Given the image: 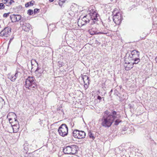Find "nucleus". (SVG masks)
I'll use <instances>...</instances> for the list:
<instances>
[{
  "label": "nucleus",
  "instance_id": "obj_1",
  "mask_svg": "<svg viewBox=\"0 0 157 157\" xmlns=\"http://www.w3.org/2000/svg\"><path fill=\"white\" fill-rule=\"evenodd\" d=\"M117 116L118 115L115 111H112L111 113L106 111L101 119L102 126L105 128L110 127Z\"/></svg>",
  "mask_w": 157,
  "mask_h": 157
},
{
  "label": "nucleus",
  "instance_id": "obj_2",
  "mask_svg": "<svg viewBox=\"0 0 157 157\" xmlns=\"http://www.w3.org/2000/svg\"><path fill=\"white\" fill-rule=\"evenodd\" d=\"M25 86L26 88L29 89H31L32 88H36L37 85L34 77L29 76L26 79Z\"/></svg>",
  "mask_w": 157,
  "mask_h": 157
},
{
  "label": "nucleus",
  "instance_id": "obj_3",
  "mask_svg": "<svg viewBox=\"0 0 157 157\" xmlns=\"http://www.w3.org/2000/svg\"><path fill=\"white\" fill-rule=\"evenodd\" d=\"M78 148L76 145L68 146L64 147L63 151L65 154H74L77 152Z\"/></svg>",
  "mask_w": 157,
  "mask_h": 157
},
{
  "label": "nucleus",
  "instance_id": "obj_4",
  "mask_svg": "<svg viewBox=\"0 0 157 157\" xmlns=\"http://www.w3.org/2000/svg\"><path fill=\"white\" fill-rule=\"evenodd\" d=\"M68 128L67 126L65 124H62L59 128L58 132L59 135L63 137L67 135Z\"/></svg>",
  "mask_w": 157,
  "mask_h": 157
},
{
  "label": "nucleus",
  "instance_id": "obj_5",
  "mask_svg": "<svg viewBox=\"0 0 157 157\" xmlns=\"http://www.w3.org/2000/svg\"><path fill=\"white\" fill-rule=\"evenodd\" d=\"M89 12L90 19L91 20L89 22H90L91 25H93L95 23L96 21H98L97 17L99 15L95 10L92 9Z\"/></svg>",
  "mask_w": 157,
  "mask_h": 157
},
{
  "label": "nucleus",
  "instance_id": "obj_6",
  "mask_svg": "<svg viewBox=\"0 0 157 157\" xmlns=\"http://www.w3.org/2000/svg\"><path fill=\"white\" fill-rule=\"evenodd\" d=\"M90 13H89L87 15L85 16L82 19H78V24L79 26H82L90 21L91 20L90 19Z\"/></svg>",
  "mask_w": 157,
  "mask_h": 157
},
{
  "label": "nucleus",
  "instance_id": "obj_7",
  "mask_svg": "<svg viewBox=\"0 0 157 157\" xmlns=\"http://www.w3.org/2000/svg\"><path fill=\"white\" fill-rule=\"evenodd\" d=\"M73 136L78 139L84 138L86 136V133L84 132L78 130H74L72 133Z\"/></svg>",
  "mask_w": 157,
  "mask_h": 157
},
{
  "label": "nucleus",
  "instance_id": "obj_8",
  "mask_svg": "<svg viewBox=\"0 0 157 157\" xmlns=\"http://www.w3.org/2000/svg\"><path fill=\"white\" fill-rule=\"evenodd\" d=\"M25 19L22 18L21 20L20 21V24L22 25L23 29L26 32H28L31 28V25L29 23L24 22Z\"/></svg>",
  "mask_w": 157,
  "mask_h": 157
},
{
  "label": "nucleus",
  "instance_id": "obj_9",
  "mask_svg": "<svg viewBox=\"0 0 157 157\" xmlns=\"http://www.w3.org/2000/svg\"><path fill=\"white\" fill-rule=\"evenodd\" d=\"M11 28L9 27H6L3 30H2L0 33V36L7 37L11 34Z\"/></svg>",
  "mask_w": 157,
  "mask_h": 157
},
{
  "label": "nucleus",
  "instance_id": "obj_10",
  "mask_svg": "<svg viewBox=\"0 0 157 157\" xmlns=\"http://www.w3.org/2000/svg\"><path fill=\"white\" fill-rule=\"evenodd\" d=\"M113 20L116 25L120 24L122 21L121 14L119 12H117L113 16Z\"/></svg>",
  "mask_w": 157,
  "mask_h": 157
},
{
  "label": "nucleus",
  "instance_id": "obj_11",
  "mask_svg": "<svg viewBox=\"0 0 157 157\" xmlns=\"http://www.w3.org/2000/svg\"><path fill=\"white\" fill-rule=\"evenodd\" d=\"M10 18L12 22L18 21L20 20H21L22 18L20 15L13 14L10 16Z\"/></svg>",
  "mask_w": 157,
  "mask_h": 157
},
{
  "label": "nucleus",
  "instance_id": "obj_12",
  "mask_svg": "<svg viewBox=\"0 0 157 157\" xmlns=\"http://www.w3.org/2000/svg\"><path fill=\"white\" fill-rule=\"evenodd\" d=\"M8 78L12 82L15 81L18 76L17 72H16L14 75H12L11 73H9L8 75Z\"/></svg>",
  "mask_w": 157,
  "mask_h": 157
},
{
  "label": "nucleus",
  "instance_id": "obj_13",
  "mask_svg": "<svg viewBox=\"0 0 157 157\" xmlns=\"http://www.w3.org/2000/svg\"><path fill=\"white\" fill-rule=\"evenodd\" d=\"M131 56L134 57H139L140 52L136 50H133L131 52Z\"/></svg>",
  "mask_w": 157,
  "mask_h": 157
},
{
  "label": "nucleus",
  "instance_id": "obj_14",
  "mask_svg": "<svg viewBox=\"0 0 157 157\" xmlns=\"http://www.w3.org/2000/svg\"><path fill=\"white\" fill-rule=\"evenodd\" d=\"M82 78L85 84L84 87H85V86L86 85L87 87H88V86L87 85V83H88V84L89 83V78L88 76L85 75H84Z\"/></svg>",
  "mask_w": 157,
  "mask_h": 157
},
{
  "label": "nucleus",
  "instance_id": "obj_15",
  "mask_svg": "<svg viewBox=\"0 0 157 157\" xmlns=\"http://www.w3.org/2000/svg\"><path fill=\"white\" fill-rule=\"evenodd\" d=\"M117 114L118 116H117V117L115 119V121H114V125H118L119 123L122 121L119 119V118L121 117V116L118 114Z\"/></svg>",
  "mask_w": 157,
  "mask_h": 157
},
{
  "label": "nucleus",
  "instance_id": "obj_16",
  "mask_svg": "<svg viewBox=\"0 0 157 157\" xmlns=\"http://www.w3.org/2000/svg\"><path fill=\"white\" fill-rule=\"evenodd\" d=\"M35 3V2L33 0H32L30 2H28L25 5L26 7H28L29 6H33Z\"/></svg>",
  "mask_w": 157,
  "mask_h": 157
},
{
  "label": "nucleus",
  "instance_id": "obj_17",
  "mask_svg": "<svg viewBox=\"0 0 157 157\" xmlns=\"http://www.w3.org/2000/svg\"><path fill=\"white\" fill-rule=\"evenodd\" d=\"M67 15L68 17L71 18L74 15V13L72 11L70 10L67 11Z\"/></svg>",
  "mask_w": 157,
  "mask_h": 157
},
{
  "label": "nucleus",
  "instance_id": "obj_18",
  "mask_svg": "<svg viewBox=\"0 0 157 157\" xmlns=\"http://www.w3.org/2000/svg\"><path fill=\"white\" fill-rule=\"evenodd\" d=\"M133 60H134V62L132 63V65H133V66L134 64H138L140 60V58L138 57H134Z\"/></svg>",
  "mask_w": 157,
  "mask_h": 157
},
{
  "label": "nucleus",
  "instance_id": "obj_19",
  "mask_svg": "<svg viewBox=\"0 0 157 157\" xmlns=\"http://www.w3.org/2000/svg\"><path fill=\"white\" fill-rule=\"evenodd\" d=\"M127 56H128V59L129 60H133L134 57H133L131 55H130V54H129L127 53L126 54V55L125 56V57H127Z\"/></svg>",
  "mask_w": 157,
  "mask_h": 157
},
{
  "label": "nucleus",
  "instance_id": "obj_20",
  "mask_svg": "<svg viewBox=\"0 0 157 157\" xmlns=\"http://www.w3.org/2000/svg\"><path fill=\"white\" fill-rule=\"evenodd\" d=\"M2 2L4 4H6L7 6H9V0H2Z\"/></svg>",
  "mask_w": 157,
  "mask_h": 157
},
{
  "label": "nucleus",
  "instance_id": "obj_21",
  "mask_svg": "<svg viewBox=\"0 0 157 157\" xmlns=\"http://www.w3.org/2000/svg\"><path fill=\"white\" fill-rule=\"evenodd\" d=\"M89 136L90 138H91L92 140H94L95 137L94 136L92 132L91 131L89 132Z\"/></svg>",
  "mask_w": 157,
  "mask_h": 157
},
{
  "label": "nucleus",
  "instance_id": "obj_22",
  "mask_svg": "<svg viewBox=\"0 0 157 157\" xmlns=\"http://www.w3.org/2000/svg\"><path fill=\"white\" fill-rule=\"evenodd\" d=\"M133 67V65L131 64L130 67H128V66H127L125 67V70L126 71H128L131 69Z\"/></svg>",
  "mask_w": 157,
  "mask_h": 157
},
{
  "label": "nucleus",
  "instance_id": "obj_23",
  "mask_svg": "<svg viewBox=\"0 0 157 157\" xmlns=\"http://www.w3.org/2000/svg\"><path fill=\"white\" fill-rule=\"evenodd\" d=\"M5 5L3 3H0V10H3L4 9Z\"/></svg>",
  "mask_w": 157,
  "mask_h": 157
},
{
  "label": "nucleus",
  "instance_id": "obj_24",
  "mask_svg": "<svg viewBox=\"0 0 157 157\" xmlns=\"http://www.w3.org/2000/svg\"><path fill=\"white\" fill-rule=\"evenodd\" d=\"M33 13V10L31 9H29L28 10V14L29 15H31Z\"/></svg>",
  "mask_w": 157,
  "mask_h": 157
},
{
  "label": "nucleus",
  "instance_id": "obj_25",
  "mask_svg": "<svg viewBox=\"0 0 157 157\" xmlns=\"http://www.w3.org/2000/svg\"><path fill=\"white\" fill-rule=\"evenodd\" d=\"M10 13H5L3 15V17H6L9 16Z\"/></svg>",
  "mask_w": 157,
  "mask_h": 157
},
{
  "label": "nucleus",
  "instance_id": "obj_26",
  "mask_svg": "<svg viewBox=\"0 0 157 157\" xmlns=\"http://www.w3.org/2000/svg\"><path fill=\"white\" fill-rule=\"evenodd\" d=\"M64 3L63 2H61L60 1V0H59V2H58V4L59 5V6H61V7H62V6L63 5V3Z\"/></svg>",
  "mask_w": 157,
  "mask_h": 157
},
{
  "label": "nucleus",
  "instance_id": "obj_27",
  "mask_svg": "<svg viewBox=\"0 0 157 157\" xmlns=\"http://www.w3.org/2000/svg\"><path fill=\"white\" fill-rule=\"evenodd\" d=\"M10 115H13L14 116H16V115L14 113H9L8 115L7 116V117H8L9 116H10Z\"/></svg>",
  "mask_w": 157,
  "mask_h": 157
},
{
  "label": "nucleus",
  "instance_id": "obj_28",
  "mask_svg": "<svg viewBox=\"0 0 157 157\" xmlns=\"http://www.w3.org/2000/svg\"><path fill=\"white\" fill-rule=\"evenodd\" d=\"M14 2L13 0H9V6L11 5L12 3Z\"/></svg>",
  "mask_w": 157,
  "mask_h": 157
},
{
  "label": "nucleus",
  "instance_id": "obj_29",
  "mask_svg": "<svg viewBox=\"0 0 157 157\" xmlns=\"http://www.w3.org/2000/svg\"><path fill=\"white\" fill-rule=\"evenodd\" d=\"M39 9H35L34 10V12L35 14L37 13L38 12V11L39 10Z\"/></svg>",
  "mask_w": 157,
  "mask_h": 157
},
{
  "label": "nucleus",
  "instance_id": "obj_30",
  "mask_svg": "<svg viewBox=\"0 0 157 157\" xmlns=\"http://www.w3.org/2000/svg\"><path fill=\"white\" fill-rule=\"evenodd\" d=\"M102 98L103 99V100H104V98H101L99 96H98L97 97V99L100 100H101V99Z\"/></svg>",
  "mask_w": 157,
  "mask_h": 157
},
{
  "label": "nucleus",
  "instance_id": "obj_31",
  "mask_svg": "<svg viewBox=\"0 0 157 157\" xmlns=\"http://www.w3.org/2000/svg\"><path fill=\"white\" fill-rule=\"evenodd\" d=\"M128 129V128L127 127H124V128H123V130L125 131H126Z\"/></svg>",
  "mask_w": 157,
  "mask_h": 157
},
{
  "label": "nucleus",
  "instance_id": "obj_32",
  "mask_svg": "<svg viewBox=\"0 0 157 157\" xmlns=\"http://www.w3.org/2000/svg\"><path fill=\"white\" fill-rule=\"evenodd\" d=\"M9 121L10 123H11L12 122L11 121V120H12V119L11 118H8Z\"/></svg>",
  "mask_w": 157,
  "mask_h": 157
},
{
  "label": "nucleus",
  "instance_id": "obj_33",
  "mask_svg": "<svg viewBox=\"0 0 157 157\" xmlns=\"http://www.w3.org/2000/svg\"><path fill=\"white\" fill-rule=\"evenodd\" d=\"M67 0H60V1L61 2H63L64 3Z\"/></svg>",
  "mask_w": 157,
  "mask_h": 157
},
{
  "label": "nucleus",
  "instance_id": "obj_34",
  "mask_svg": "<svg viewBox=\"0 0 157 157\" xmlns=\"http://www.w3.org/2000/svg\"><path fill=\"white\" fill-rule=\"evenodd\" d=\"M104 34V33H103L102 32H100L98 33V34Z\"/></svg>",
  "mask_w": 157,
  "mask_h": 157
},
{
  "label": "nucleus",
  "instance_id": "obj_35",
  "mask_svg": "<svg viewBox=\"0 0 157 157\" xmlns=\"http://www.w3.org/2000/svg\"><path fill=\"white\" fill-rule=\"evenodd\" d=\"M89 32L90 33V34L91 35H93V34H95V32H94L92 33H91L90 32Z\"/></svg>",
  "mask_w": 157,
  "mask_h": 157
},
{
  "label": "nucleus",
  "instance_id": "obj_36",
  "mask_svg": "<svg viewBox=\"0 0 157 157\" xmlns=\"http://www.w3.org/2000/svg\"><path fill=\"white\" fill-rule=\"evenodd\" d=\"M54 1V0H49V1L50 2H53Z\"/></svg>",
  "mask_w": 157,
  "mask_h": 157
},
{
  "label": "nucleus",
  "instance_id": "obj_37",
  "mask_svg": "<svg viewBox=\"0 0 157 157\" xmlns=\"http://www.w3.org/2000/svg\"><path fill=\"white\" fill-rule=\"evenodd\" d=\"M38 70H39V68L38 67H37V68L36 70V71H37Z\"/></svg>",
  "mask_w": 157,
  "mask_h": 157
},
{
  "label": "nucleus",
  "instance_id": "obj_38",
  "mask_svg": "<svg viewBox=\"0 0 157 157\" xmlns=\"http://www.w3.org/2000/svg\"><path fill=\"white\" fill-rule=\"evenodd\" d=\"M16 135H17V137H18V136H20V134H18H18H17Z\"/></svg>",
  "mask_w": 157,
  "mask_h": 157
},
{
  "label": "nucleus",
  "instance_id": "obj_39",
  "mask_svg": "<svg viewBox=\"0 0 157 157\" xmlns=\"http://www.w3.org/2000/svg\"><path fill=\"white\" fill-rule=\"evenodd\" d=\"M14 120H15V121H16V119H15V117H14Z\"/></svg>",
  "mask_w": 157,
  "mask_h": 157
},
{
  "label": "nucleus",
  "instance_id": "obj_40",
  "mask_svg": "<svg viewBox=\"0 0 157 157\" xmlns=\"http://www.w3.org/2000/svg\"><path fill=\"white\" fill-rule=\"evenodd\" d=\"M31 63L32 65H33V64H32V61H31Z\"/></svg>",
  "mask_w": 157,
  "mask_h": 157
},
{
  "label": "nucleus",
  "instance_id": "obj_41",
  "mask_svg": "<svg viewBox=\"0 0 157 157\" xmlns=\"http://www.w3.org/2000/svg\"><path fill=\"white\" fill-rule=\"evenodd\" d=\"M13 126L14 127H15V125H13Z\"/></svg>",
  "mask_w": 157,
  "mask_h": 157
},
{
  "label": "nucleus",
  "instance_id": "obj_42",
  "mask_svg": "<svg viewBox=\"0 0 157 157\" xmlns=\"http://www.w3.org/2000/svg\"><path fill=\"white\" fill-rule=\"evenodd\" d=\"M128 64H130V63H128Z\"/></svg>",
  "mask_w": 157,
  "mask_h": 157
},
{
  "label": "nucleus",
  "instance_id": "obj_43",
  "mask_svg": "<svg viewBox=\"0 0 157 157\" xmlns=\"http://www.w3.org/2000/svg\"><path fill=\"white\" fill-rule=\"evenodd\" d=\"M34 61H35V62H36V60H34Z\"/></svg>",
  "mask_w": 157,
  "mask_h": 157
},
{
  "label": "nucleus",
  "instance_id": "obj_44",
  "mask_svg": "<svg viewBox=\"0 0 157 157\" xmlns=\"http://www.w3.org/2000/svg\"><path fill=\"white\" fill-rule=\"evenodd\" d=\"M60 62H58V63H60Z\"/></svg>",
  "mask_w": 157,
  "mask_h": 157
},
{
  "label": "nucleus",
  "instance_id": "obj_45",
  "mask_svg": "<svg viewBox=\"0 0 157 157\" xmlns=\"http://www.w3.org/2000/svg\"><path fill=\"white\" fill-rule=\"evenodd\" d=\"M130 65H129V66H128V67H130Z\"/></svg>",
  "mask_w": 157,
  "mask_h": 157
},
{
  "label": "nucleus",
  "instance_id": "obj_46",
  "mask_svg": "<svg viewBox=\"0 0 157 157\" xmlns=\"http://www.w3.org/2000/svg\"><path fill=\"white\" fill-rule=\"evenodd\" d=\"M113 14H114V12H113Z\"/></svg>",
  "mask_w": 157,
  "mask_h": 157
},
{
  "label": "nucleus",
  "instance_id": "obj_47",
  "mask_svg": "<svg viewBox=\"0 0 157 157\" xmlns=\"http://www.w3.org/2000/svg\"><path fill=\"white\" fill-rule=\"evenodd\" d=\"M14 128L13 127V129H14Z\"/></svg>",
  "mask_w": 157,
  "mask_h": 157
},
{
  "label": "nucleus",
  "instance_id": "obj_48",
  "mask_svg": "<svg viewBox=\"0 0 157 157\" xmlns=\"http://www.w3.org/2000/svg\"><path fill=\"white\" fill-rule=\"evenodd\" d=\"M113 0H111V1H113Z\"/></svg>",
  "mask_w": 157,
  "mask_h": 157
},
{
  "label": "nucleus",
  "instance_id": "obj_49",
  "mask_svg": "<svg viewBox=\"0 0 157 157\" xmlns=\"http://www.w3.org/2000/svg\"><path fill=\"white\" fill-rule=\"evenodd\" d=\"M0 157H1V156H0Z\"/></svg>",
  "mask_w": 157,
  "mask_h": 157
}]
</instances>
